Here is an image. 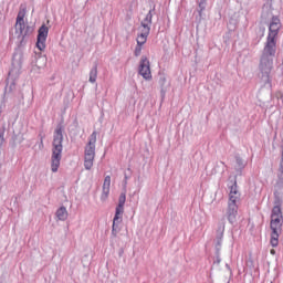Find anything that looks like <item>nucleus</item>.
<instances>
[{
    "instance_id": "1",
    "label": "nucleus",
    "mask_w": 283,
    "mask_h": 283,
    "mask_svg": "<svg viewBox=\"0 0 283 283\" xmlns=\"http://www.w3.org/2000/svg\"><path fill=\"white\" fill-rule=\"evenodd\" d=\"M283 231V214L280 206H274L270 220V244L275 249L280 245V235Z\"/></svg>"
},
{
    "instance_id": "2",
    "label": "nucleus",
    "mask_w": 283,
    "mask_h": 283,
    "mask_svg": "<svg viewBox=\"0 0 283 283\" xmlns=\"http://www.w3.org/2000/svg\"><path fill=\"white\" fill-rule=\"evenodd\" d=\"M61 158H63V128L57 127L53 136V147L51 156V171L56 174L61 167Z\"/></svg>"
},
{
    "instance_id": "3",
    "label": "nucleus",
    "mask_w": 283,
    "mask_h": 283,
    "mask_svg": "<svg viewBox=\"0 0 283 283\" xmlns=\"http://www.w3.org/2000/svg\"><path fill=\"white\" fill-rule=\"evenodd\" d=\"M96 136L97 133L93 132L84 148V167L87 171L94 167V159L96 158Z\"/></svg>"
},
{
    "instance_id": "4",
    "label": "nucleus",
    "mask_w": 283,
    "mask_h": 283,
    "mask_svg": "<svg viewBox=\"0 0 283 283\" xmlns=\"http://www.w3.org/2000/svg\"><path fill=\"white\" fill-rule=\"evenodd\" d=\"M27 12L28 9L25 8V6H21L15 19V34H18V36H20L21 39H25V36H28V31L30 30V27L25 24Z\"/></svg>"
},
{
    "instance_id": "5",
    "label": "nucleus",
    "mask_w": 283,
    "mask_h": 283,
    "mask_svg": "<svg viewBox=\"0 0 283 283\" xmlns=\"http://www.w3.org/2000/svg\"><path fill=\"white\" fill-rule=\"evenodd\" d=\"M151 11L146 14V18L142 21L140 27L138 28L139 34L137 35V45H145L147 43V36H149V32L151 28Z\"/></svg>"
},
{
    "instance_id": "6",
    "label": "nucleus",
    "mask_w": 283,
    "mask_h": 283,
    "mask_svg": "<svg viewBox=\"0 0 283 283\" xmlns=\"http://www.w3.org/2000/svg\"><path fill=\"white\" fill-rule=\"evenodd\" d=\"M271 70H273V59L262 55L260 71L263 74L262 80L264 81V85H271V77L269 76Z\"/></svg>"
},
{
    "instance_id": "7",
    "label": "nucleus",
    "mask_w": 283,
    "mask_h": 283,
    "mask_svg": "<svg viewBox=\"0 0 283 283\" xmlns=\"http://www.w3.org/2000/svg\"><path fill=\"white\" fill-rule=\"evenodd\" d=\"M138 72L145 81H151V64L149 63V59H147V56H142Z\"/></svg>"
},
{
    "instance_id": "8",
    "label": "nucleus",
    "mask_w": 283,
    "mask_h": 283,
    "mask_svg": "<svg viewBox=\"0 0 283 283\" xmlns=\"http://www.w3.org/2000/svg\"><path fill=\"white\" fill-rule=\"evenodd\" d=\"M49 32L50 29L45 24L40 27L38 31L36 48L38 50H40V52H43V50H45V42L48 41Z\"/></svg>"
},
{
    "instance_id": "9",
    "label": "nucleus",
    "mask_w": 283,
    "mask_h": 283,
    "mask_svg": "<svg viewBox=\"0 0 283 283\" xmlns=\"http://www.w3.org/2000/svg\"><path fill=\"white\" fill-rule=\"evenodd\" d=\"M280 28H282V23L280 22V18L273 17L272 21L270 23L268 38L276 39V36L280 32Z\"/></svg>"
},
{
    "instance_id": "10",
    "label": "nucleus",
    "mask_w": 283,
    "mask_h": 283,
    "mask_svg": "<svg viewBox=\"0 0 283 283\" xmlns=\"http://www.w3.org/2000/svg\"><path fill=\"white\" fill-rule=\"evenodd\" d=\"M238 202H240V191H238V184H234L230 187L228 206L238 207Z\"/></svg>"
},
{
    "instance_id": "11",
    "label": "nucleus",
    "mask_w": 283,
    "mask_h": 283,
    "mask_svg": "<svg viewBox=\"0 0 283 283\" xmlns=\"http://www.w3.org/2000/svg\"><path fill=\"white\" fill-rule=\"evenodd\" d=\"M275 49H276L275 38L268 36L266 44L263 50L262 56H268L270 59H271V56H275Z\"/></svg>"
},
{
    "instance_id": "12",
    "label": "nucleus",
    "mask_w": 283,
    "mask_h": 283,
    "mask_svg": "<svg viewBox=\"0 0 283 283\" xmlns=\"http://www.w3.org/2000/svg\"><path fill=\"white\" fill-rule=\"evenodd\" d=\"M123 213H125V209L116 208L115 217L113 219L112 234L116 237L118 231V226L123 222Z\"/></svg>"
},
{
    "instance_id": "13",
    "label": "nucleus",
    "mask_w": 283,
    "mask_h": 283,
    "mask_svg": "<svg viewBox=\"0 0 283 283\" xmlns=\"http://www.w3.org/2000/svg\"><path fill=\"white\" fill-rule=\"evenodd\" d=\"M226 217L230 224H235L238 222V206H228Z\"/></svg>"
},
{
    "instance_id": "14",
    "label": "nucleus",
    "mask_w": 283,
    "mask_h": 283,
    "mask_svg": "<svg viewBox=\"0 0 283 283\" xmlns=\"http://www.w3.org/2000/svg\"><path fill=\"white\" fill-rule=\"evenodd\" d=\"M112 187V177L106 176L103 182V189L101 195V200L105 201L109 198V189Z\"/></svg>"
},
{
    "instance_id": "15",
    "label": "nucleus",
    "mask_w": 283,
    "mask_h": 283,
    "mask_svg": "<svg viewBox=\"0 0 283 283\" xmlns=\"http://www.w3.org/2000/svg\"><path fill=\"white\" fill-rule=\"evenodd\" d=\"M67 209L65 207H61L57 211H56V218L57 220H61V221H65L67 220Z\"/></svg>"
},
{
    "instance_id": "16",
    "label": "nucleus",
    "mask_w": 283,
    "mask_h": 283,
    "mask_svg": "<svg viewBox=\"0 0 283 283\" xmlns=\"http://www.w3.org/2000/svg\"><path fill=\"white\" fill-rule=\"evenodd\" d=\"M98 77V67L95 65L90 72V83H96Z\"/></svg>"
},
{
    "instance_id": "17",
    "label": "nucleus",
    "mask_w": 283,
    "mask_h": 283,
    "mask_svg": "<svg viewBox=\"0 0 283 283\" xmlns=\"http://www.w3.org/2000/svg\"><path fill=\"white\" fill-rule=\"evenodd\" d=\"M127 200V197L125 193H120L119 199H118V205L116 209H125V202Z\"/></svg>"
},
{
    "instance_id": "18",
    "label": "nucleus",
    "mask_w": 283,
    "mask_h": 283,
    "mask_svg": "<svg viewBox=\"0 0 283 283\" xmlns=\"http://www.w3.org/2000/svg\"><path fill=\"white\" fill-rule=\"evenodd\" d=\"M224 229H226V223H224V220H222L221 222L218 223V229H217V233L220 238L224 235Z\"/></svg>"
},
{
    "instance_id": "19",
    "label": "nucleus",
    "mask_w": 283,
    "mask_h": 283,
    "mask_svg": "<svg viewBox=\"0 0 283 283\" xmlns=\"http://www.w3.org/2000/svg\"><path fill=\"white\" fill-rule=\"evenodd\" d=\"M143 52V45L137 44L135 48V56H140V53Z\"/></svg>"
},
{
    "instance_id": "20",
    "label": "nucleus",
    "mask_w": 283,
    "mask_h": 283,
    "mask_svg": "<svg viewBox=\"0 0 283 283\" xmlns=\"http://www.w3.org/2000/svg\"><path fill=\"white\" fill-rule=\"evenodd\" d=\"M44 145H43V137H41L40 139V149H43Z\"/></svg>"
},
{
    "instance_id": "21",
    "label": "nucleus",
    "mask_w": 283,
    "mask_h": 283,
    "mask_svg": "<svg viewBox=\"0 0 283 283\" xmlns=\"http://www.w3.org/2000/svg\"><path fill=\"white\" fill-rule=\"evenodd\" d=\"M271 255H275V249L270 250Z\"/></svg>"
},
{
    "instance_id": "22",
    "label": "nucleus",
    "mask_w": 283,
    "mask_h": 283,
    "mask_svg": "<svg viewBox=\"0 0 283 283\" xmlns=\"http://www.w3.org/2000/svg\"><path fill=\"white\" fill-rule=\"evenodd\" d=\"M199 8H202V2L199 3Z\"/></svg>"
}]
</instances>
